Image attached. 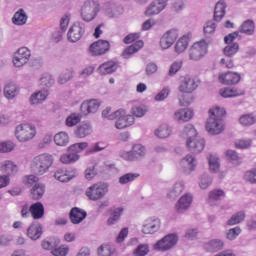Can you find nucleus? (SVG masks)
<instances>
[{"mask_svg": "<svg viewBox=\"0 0 256 256\" xmlns=\"http://www.w3.org/2000/svg\"><path fill=\"white\" fill-rule=\"evenodd\" d=\"M180 137L186 140V147L191 153H201L205 149V139L198 135L193 124H187L180 131Z\"/></svg>", "mask_w": 256, "mask_h": 256, "instance_id": "nucleus-1", "label": "nucleus"}, {"mask_svg": "<svg viewBox=\"0 0 256 256\" xmlns=\"http://www.w3.org/2000/svg\"><path fill=\"white\" fill-rule=\"evenodd\" d=\"M225 108L215 106L209 110V117L206 120L205 129L212 136L221 135L225 131Z\"/></svg>", "mask_w": 256, "mask_h": 256, "instance_id": "nucleus-2", "label": "nucleus"}, {"mask_svg": "<svg viewBox=\"0 0 256 256\" xmlns=\"http://www.w3.org/2000/svg\"><path fill=\"white\" fill-rule=\"evenodd\" d=\"M54 161L53 155L43 153L32 159L30 169L34 175H45L53 166Z\"/></svg>", "mask_w": 256, "mask_h": 256, "instance_id": "nucleus-3", "label": "nucleus"}, {"mask_svg": "<svg viewBox=\"0 0 256 256\" xmlns=\"http://www.w3.org/2000/svg\"><path fill=\"white\" fill-rule=\"evenodd\" d=\"M37 135V128L33 124L24 123L16 126L15 137L20 143H27L35 139Z\"/></svg>", "mask_w": 256, "mask_h": 256, "instance_id": "nucleus-4", "label": "nucleus"}, {"mask_svg": "<svg viewBox=\"0 0 256 256\" xmlns=\"http://www.w3.org/2000/svg\"><path fill=\"white\" fill-rule=\"evenodd\" d=\"M101 11V4L94 0H87L81 7V18L86 23L93 21Z\"/></svg>", "mask_w": 256, "mask_h": 256, "instance_id": "nucleus-5", "label": "nucleus"}, {"mask_svg": "<svg viewBox=\"0 0 256 256\" xmlns=\"http://www.w3.org/2000/svg\"><path fill=\"white\" fill-rule=\"evenodd\" d=\"M107 193H109V184L105 182L96 183L86 190V196L90 201H99V199H103Z\"/></svg>", "mask_w": 256, "mask_h": 256, "instance_id": "nucleus-6", "label": "nucleus"}, {"mask_svg": "<svg viewBox=\"0 0 256 256\" xmlns=\"http://www.w3.org/2000/svg\"><path fill=\"white\" fill-rule=\"evenodd\" d=\"M177 39H179V29L171 28L160 37V49L162 51H167V49H171V47L175 45V41H177Z\"/></svg>", "mask_w": 256, "mask_h": 256, "instance_id": "nucleus-7", "label": "nucleus"}, {"mask_svg": "<svg viewBox=\"0 0 256 256\" xmlns=\"http://www.w3.org/2000/svg\"><path fill=\"white\" fill-rule=\"evenodd\" d=\"M207 41L201 40L195 42L189 49L188 55L190 61H200L205 55H207Z\"/></svg>", "mask_w": 256, "mask_h": 256, "instance_id": "nucleus-8", "label": "nucleus"}, {"mask_svg": "<svg viewBox=\"0 0 256 256\" xmlns=\"http://www.w3.org/2000/svg\"><path fill=\"white\" fill-rule=\"evenodd\" d=\"M115 119H117L115 122L116 129H127V127H131V125L135 123V117L131 114H127L125 109L116 110Z\"/></svg>", "mask_w": 256, "mask_h": 256, "instance_id": "nucleus-9", "label": "nucleus"}, {"mask_svg": "<svg viewBox=\"0 0 256 256\" xmlns=\"http://www.w3.org/2000/svg\"><path fill=\"white\" fill-rule=\"evenodd\" d=\"M178 169L184 175H191L197 169V158L193 154H187L179 161Z\"/></svg>", "mask_w": 256, "mask_h": 256, "instance_id": "nucleus-10", "label": "nucleus"}, {"mask_svg": "<svg viewBox=\"0 0 256 256\" xmlns=\"http://www.w3.org/2000/svg\"><path fill=\"white\" fill-rule=\"evenodd\" d=\"M179 241V236L177 234H168L164 236L161 240H159L155 245L154 248L157 251H169L177 245Z\"/></svg>", "mask_w": 256, "mask_h": 256, "instance_id": "nucleus-11", "label": "nucleus"}, {"mask_svg": "<svg viewBox=\"0 0 256 256\" xmlns=\"http://www.w3.org/2000/svg\"><path fill=\"white\" fill-rule=\"evenodd\" d=\"M161 229V219L150 217L144 220L141 231L144 235H155Z\"/></svg>", "mask_w": 256, "mask_h": 256, "instance_id": "nucleus-12", "label": "nucleus"}, {"mask_svg": "<svg viewBox=\"0 0 256 256\" xmlns=\"http://www.w3.org/2000/svg\"><path fill=\"white\" fill-rule=\"evenodd\" d=\"M197 87H199V80L191 77V76H185L178 86V90L180 93H185L186 95H189L196 91Z\"/></svg>", "mask_w": 256, "mask_h": 256, "instance_id": "nucleus-13", "label": "nucleus"}, {"mask_svg": "<svg viewBox=\"0 0 256 256\" xmlns=\"http://www.w3.org/2000/svg\"><path fill=\"white\" fill-rule=\"evenodd\" d=\"M85 35V23L75 22L68 31L67 39L70 43H77Z\"/></svg>", "mask_w": 256, "mask_h": 256, "instance_id": "nucleus-14", "label": "nucleus"}, {"mask_svg": "<svg viewBox=\"0 0 256 256\" xmlns=\"http://www.w3.org/2000/svg\"><path fill=\"white\" fill-rule=\"evenodd\" d=\"M31 59V50L27 47L19 48L13 56V65L14 67H23L29 63Z\"/></svg>", "mask_w": 256, "mask_h": 256, "instance_id": "nucleus-15", "label": "nucleus"}, {"mask_svg": "<svg viewBox=\"0 0 256 256\" xmlns=\"http://www.w3.org/2000/svg\"><path fill=\"white\" fill-rule=\"evenodd\" d=\"M168 3L169 0H154L146 8L144 15L146 17L159 15V13H161L167 7Z\"/></svg>", "mask_w": 256, "mask_h": 256, "instance_id": "nucleus-16", "label": "nucleus"}, {"mask_svg": "<svg viewBox=\"0 0 256 256\" xmlns=\"http://www.w3.org/2000/svg\"><path fill=\"white\" fill-rule=\"evenodd\" d=\"M110 44L107 40H98L92 43L89 47V53L92 57H99L105 55L109 51Z\"/></svg>", "mask_w": 256, "mask_h": 256, "instance_id": "nucleus-17", "label": "nucleus"}, {"mask_svg": "<svg viewBox=\"0 0 256 256\" xmlns=\"http://www.w3.org/2000/svg\"><path fill=\"white\" fill-rule=\"evenodd\" d=\"M193 205V194L186 193L182 195L175 204L176 213H185V211H189Z\"/></svg>", "mask_w": 256, "mask_h": 256, "instance_id": "nucleus-18", "label": "nucleus"}, {"mask_svg": "<svg viewBox=\"0 0 256 256\" xmlns=\"http://www.w3.org/2000/svg\"><path fill=\"white\" fill-rule=\"evenodd\" d=\"M218 81H220L222 85H237V83L241 81V74L233 71H228L220 74L218 76Z\"/></svg>", "mask_w": 256, "mask_h": 256, "instance_id": "nucleus-19", "label": "nucleus"}, {"mask_svg": "<svg viewBox=\"0 0 256 256\" xmlns=\"http://www.w3.org/2000/svg\"><path fill=\"white\" fill-rule=\"evenodd\" d=\"M19 172V166L12 160H3L0 162V173L11 177L17 175Z\"/></svg>", "mask_w": 256, "mask_h": 256, "instance_id": "nucleus-20", "label": "nucleus"}, {"mask_svg": "<svg viewBox=\"0 0 256 256\" xmlns=\"http://www.w3.org/2000/svg\"><path fill=\"white\" fill-rule=\"evenodd\" d=\"M101 107V102L97 99L84 101L80 106V111L83 115H90V113H97Z\"/></svg>", "mask_w": 256, "mask_h": 256, "instance_id": "nucleus-21", "label": "nucleus"}, {"mask_svg": "<svg viewBox=\"0 0 256 256\" xmlns=\"http://www.w3.org/2000/svg\"><path fill=\"white\" fill-rule=\"evenodd\" d=\"M79 175L77 169H70V170H58L55 172L54 177L60 183H67V181H71V179H75Z\"/></svg>", "mask_w": 256, "mask_h": 256, "instance_id": "nucleus-22", "label": "nucleus"}, {"mask_svg": "<svg viewBox=\"0 0 256 256\" xmlns=\"http://www.w3.org/2000/svg\"><path fill=\"white\" fill-rule=\"evenodd\" d=\"M49 97V90L42 89L32 93L29 97L30 105H41L44 101H47Z\"/></svg>", "mask_w": 256, "mask_h": 256, "instance_id": "nucleus-23", "label": "nucleus"}, {"mask_svg": "<svg viewBox=\"0 0 256 256\" xmlns=\"http://www.w3.org/2000/svg\"><path fill=\"white\" fill-rule=\"evenodd\" d=\"M91 133H93V126L91 125V122L88 121L82 122L75 131V135L79 139H85V137H89Z\"/></svg>", "mask_w": 256, "mask_h": 256, "instance_id": "nucleus-24", "label": "nucleus"}, {"mask_svg": "<svg viewBox=\"0 0 256 256\" xmlns=\"http://www.w3.org/2000/svg\"><path fill=\"white\" fill-rule=\"evenodd\" d=\"M189 41H191V34H185L182 37H180L174 46V51L178 55H181V53H185L187 50V47H189Z\"/></svg>", "mask_w": 256, "mask_h": 256, "instance_id": "nucleus-25", "label": "nucleus"}, {"mask_svg": "<svg viewBox=\"0 0 256 256\" xmlns=\"http://www.w3.org/2000/svg\"><path fill=\"white\" fill-rule=\"evenodd\" d=\"M41 235H43V227L41 224L34 222L27 229V236L32 241H37V239H41Z\"/></svg>", "mask_w": 256, "mask_h": 256, "instance_id": "nucleus-26", "label": "nucleus"}, {"mask_svg": "<svg viewBox=\"0 0 256 256\" xmlns=\"http://www.w3.org/2000/svg\"><path fill=\"white\" fill-rule=\"evenodd\" d=\"M87 217V212L78 207H74L70 211V221L73 225H79Z\"/></svg>", "mask_w": 256, "mask_h": 256, "instance_id": "nucleus-27", "label": "nucleus"}, {"mask_svg": "<svg viewBox=\"0 0 256 256\" xmlns=\"http://www.w3.org/2000/svg\"><path fill=\"white\" fill-rule=\"evenodd\" d=\"M174 119L178 121V123L191 121V119H193V110L189 108L179 109L175 112Z\"/></svg>", "mask_w": 256, "mask_h": 256, "instance_id": "nucleus-28", "label": "nucleus"}, {"mask_svg": "<svg viewBox=\"0 0 256 256\" xmlns=\"http://www.w3.org/2000/svg\"><path fill=\"white\" fill-rule=\"evenodd\" d=\"M185 190V182L177 181L171 188L167 190L168 199H177Z\"/></svg>", "mask_w": 256, "mask_h": 256, "instance_id": "nucleus-29", "label": "nucleus"}, {"mask_svg": "<svg viewBox=\"0 0 256 256\" xmlns=\"http://www.w3.org/2000/svg\"><path fill=\"white\" fill-rule=\"evenodd\" d=\"M223 197H225V191L222 189L212 190L208 194V204L210 207H215L216 205H219V202Z\"/></svg>", "mask_w": 256, "mask_h": 256, "instance_id": "nucleus-30", "label": "nucleus"}, {"mask_svg": "<svg viewBox=\"0 0 256 256\" xmlns=\"http://www.w3.org/2000/svg\"><path fill=\"white\" fill-rule=\"evenodd\" d=\"M117 69H119V64L113 61H108L99 66L98 73L100 75H111V73H115Z\"/></svg>", "mask_w": 256, "mask_h": 256, "instance_id": "nucleus-31", "label": "nucleus"}, {"mask_svg": "<svg viewBox=\"0 0 256 256\" xmlns=\"http://www.w3.org/2000/svg\"><path fill=\"white\" fill-rule=\"evenodd\" d=\"M79 159H81V155L73 151H67V153L60 156V163L63 165H73L74 163H77Z\"/></svg>", "mask_w": 256, "mask_h": 256, "instance_id": "nucleus-32", "label": "nucleus"}, {"mask_svg": "<svg viewBox=\"0 0 256 256\" xmlns=\"http://www.w3.org/2000/svg\"><path fill=\"white\" fill-rule=\"evenodd\" d=\"M225 247V243L221 239H212L204 245V249L209 253H217Z\"/></svg>", "mask_w": 256, "mask_h": 256, "instance_id": "nucleus-33", "label": "nucleus"}, {"mask_svg": "<svg viewBox=\"0 0 256 256\" xmlns=\"http://www.w3.org/2000/svg\"><path fill=\"white\" fill-rule=\"evenodd\" d=\"M19 95V86L14 82H9L4 86V97L6 99H15Z\"/></svg>", "mask_w": 256, "mask_h": 256, "instance_id": "nucleus-34", "label": "nucleus"}, {"mask_svg": "<svg viewBox=\"0 0 256 256\" xmlns=\"http://www.w3.org/2000/svg\"><path fill=\"white\" fill-rule=\"evenodd\" d=\"M219 95L225 99H228L231 97H241V95H245V91L237 88H222L219 90Z\"/></svg>", "mask_w": 256, "mask_h": 256, "instance_id": "nucleus-35", "label": "nucleus"}, {"mask_svg": "<svg viewBox=\"0 0 256 256\" xmlns=\"http://www.w3.org/2000/svg\"><path fill=\"white\" fill-rule=\"evenodd\" d=\"M144 45H145V43L142 40H139L136 43L127 47L122 54L124 59H129V57H131V55H133V54L137 53L138 51H140L141 49H143Z\"/></svg>", "mask_w": 256, "mask_h": 256, "instance_id": "nucleus-36", "label": "nucleus"}, {"mask_svg": "<svg viewBox=\"0 0 256 256\" xmlns=\"http://www.w3.org/2000/svg\"><path fill=\"white\" fill-rule=\"evenodd\" d=\"M225 9H227V4H225V1L220 0L216 3L214 8V21L219 22L225 17Z\"/></svg>", "mask_w": 256, "mask_h": 256, "instance_id": "nucleus-37", "label": "nucleus"}, {"mask_svg": "<svg viewBox=\"0 0 256 256\" xmlns=\"http://www.w3.org/2000/svg\"><path fill=\"white\" fill-rule=\"evenodd\" d=\"M31 206V215L33 219H43V215H45V207L43 206V203L36 202Z\"/></svg>", "mask_w": 256, "mask_h": 256, "instance_id": "nucleus-38", "label": "nucleus"}, {"mask_svg": "<svg viewBox=\"0 0 256 256\" xmlns=\"http://www.w3.org/2000/svg\"><path fill=\"white\" fill-rule=\"evenodd\" d=\"M209 170L211 173H218L221 168V160L217 154H209L208 156Z\"/></svg>", "mask_w": 256, "mask_h": 256, "instance_id": "nucleus-39", "label": "nucleus"}, {"mask_svg": "<svg viewBox=\"0 0 256 256\" xmlns=\"http://www.w3.org/2000/svg\"><path fill=\"white\" fill-rule=\"evenodd\" d=\"M81 119H83V115L79 112H73L66 117L65 125L66 127H75L81 123Z\"/></svg>", "mask_w": 256, "mask_h": 256, "instance_id": "nucleus-40", "label": "nucleus"}, {"mask_svg": "<svg viewBox=\"0 0 256 256\" xmlns=\"http://www.w3.org/2000/svg\"><path fill=\"white\" fill-rule=\"evenodd\" d=\"M155 137L158 139H167V137L171 136V127L167 124H162L154 131Z\"/></svg>", "mask_w": 256, "mask_h": 256, "instance_id": "nucleus-41", "label": "nucleus"}, {"mask_svg": "<svg viewBox=\"0 0 256 256\" xmlns=\"http://www.w3.org/2000/svg\"><path fill=\"white\" fill-rule=\"evenodd\" d=\"M53 139L55 145L58 147H67L69 145V134H67V132H59Z\"/></svg>", "mask_w": 256, "mask_h": 256, "instance_id": "nucleus-42", "label": "nucleus"}, {"mask_svg": "<svg viewBox=\"0 0 256 256\" xmlns=\"http://www.w3.org/2000/svg\"><path fill=\"white\" fill-rule=\"evenodd\" d=\"M239 123L242 127H251V125H255L256 123V115L253 113L244 114L240 116Z\"/></svg>", "mask_w": 256, "mask_h": 256, "instance_id": "nucleus-43", "label": "nucleus"}, {"mask_svg": "<svg viewBox=\"0 0 256 256\" xmlns=\"http://www.w3.org/2000/svg\"><path fill=\"white\" fill-rule=\"evenodd\" d=\"M121 215H123V208L122 207L115 208L114 210H112L106 224L109 226L115 225L119 221V219H121Z\"/></svg>", "mask_w": 256, "mask_h": 256, "instance_id": "nucleus-44", "label": "nucleus"}, {"mask_svg": "<svg viewBox=\"0 0 256 256\" xmlns=\"http://www.w3.org/2000/svg\"><path fill=\"white\" fill-rule=\"evenodd\" d=\"M12 23L14 25H25L27 23V13H25V10H18L12 18Z\"/></svg>", "mask_w": 256, "mask_h": 256, "instance_id": "nucleus-45", "label": "nucleus"}, {"mask_svg": "<svg viewBox=\"0 0 256 256\" xmlns=\"http://www.w3.org/2000/svg\"><path fill=\"white\" fill-rule=\"evenodd\" d=\"M45 195V185L43 184H35L31 189V197L32 199L38 200L41 199Z\"/></svg>", "mask_w": 256, "mask_h": 256, "instance_id": "nucleus-46", "label": "nucleus"}, {"mask_svg": "<svg viewBox=\"0 0 256 256\" xmlns=\"http://www.w3.org/2000/svg\"><path fill=\"white\" fill-rule=\"evenodd\" d=\"M238 52H239V43L237 42L228 44L223 49V53L225 57H228V58L235 57V55H237Z\"/></svg>", "mask_w": 256, "mask_h": 256, "instance_id": "nucleus-47", "label": "nucleus"}, {"mask_svg": "<svg viewBox=\"0 0 256 256\" xmlns=\"http://www.w3.org/2000/svg\"><path fill=\"white\" fill-rule=\"evenodd\" d=\"M132 154L134 155V159L137 161V159H143V157L147 155V150L145 149V146L141 144H135L132 147Z\"/></svg>", "mask_w": 256, "mask_h": 256, "instance_id": "nucleus-48", "label": "nucleus"}, {"mask_svg": "<svg viewBox=\"0 0 256 256\" xmlns=\"http://www.w3.org/2000/svg\"><path fill=\"white\" fill-rule=\"evenodd\" d=\"M245 221V213L243 211H239L231 216V218L227 221V225H239V223H243Z\"/></svg>", "mask_w": 256, "mask_h": 256, "instance_id": "nucleus-49", "label": "nucleus"}, {"mask_svg": "<svg viewBox=\"0 0 256 256\" xmlns=\"http://www.w3.org/2000/svg\"><path fill=\"white\" fill-rule=\"evenodd\" d=\"M241 33L245 35H253L255 33V22L252 20H246L240 28Z\"/></svg>", "mask_w": 256, "mask_h": 256, "instance_id": "nucleus-50", "label": "nucleus"}, {"mask_svg": "<svg viewBox=\"0 0 256 256\" xmlns=\"http://www.w3.org/2000/svg\"><path fill=\"white\" fill-rule=\"evenodd\" d=\"M59 243H61V241L57 238H48L42 241V247L43 249H46V251H53V249H56Z\"/></svg>", "mask_w": 256, "mask_h": 256, "instance_id": "nucleus-51", "label": "nucleus"}, {"mask_svg": "<svg viewBox=\"0 0 256 256\" xmlns=\"http://www.w3.org/2000/svg\"><path fill=\"white\" fill-rule=\"evenodd\" d=\"M89 147V143L87 142H80L70 145L67 148V151H72L73 153H76V155H79V153H83L85 149Z\"/></svg>", "mask_w": 256, "mask_h": 256, "instance_id": "nucleus-52", "label": "nucleus"}, {"mask_svg": "<svg viewBox=\"0 0 256 256\" xmlns=\"http://www.w3.org/2000/svg\"><path fill=\"white\" fill-rule=\"evenodd\" d=\"M139 177L138 173H127L122 175L119 179H118V183L120 185H127L129 183H133V181H135V179H137Z\"/></svg>", "mask_w": 256, "mask_h": 256, "instance_id": "nucleus-53", "label": "nucleus"}, {"mask_svg": "<svg viewBox=\"0 0 256 256\" xmlns=\"http://www.w3.org/2000/svg\"><path fill=\"white\" fill-rule=\"evenodd\" d=\"M39 82H40L41 87H46L47 89H49V87H53V85H55V79L50 74H43L40 77Z\"/></svg>", "mask_w": 256, "mask_h": 256, "instance_id": "nucleus-54", "label": "nucleus"}, {"mask_svg": "<svg viewBox=\"0 0 256 256\" xmlns=\"http://www.w3.org/2000/svg\"><path fill=\"white\" fill-rule=\"evenodd\" d=\"M104 13L108 15V17H117V12L115 11V3L113 1H107L104 3L102 7Z\"/></svg>", "mask_w": 256, "mask_h": 256, "instance_id": "nucleus-55", "label": "nucleus"}, {"mask_svg": "<svg viewBox=\"0 0 256 256\" xmlns=\"http://www.w3.org/2000/svg\"><path fill=\"white\" fill-rule=\"evenodd\" d=\"M115 252V248H113L112 245L110 244H102L99 248H98V255L99 256H111L112 253Z\"/></svg>", "mask_w": 256, "mask_h": 256, "instance_id": "nucleus-56", "label": "nucleus"}, {"mask_svg": "<svg viewBox=\"0 0 256 256\" xmlns=\"http://www.w3.org/2000/svg\"><path fill=\"white\" fill-rule=\"evenodd\" d=\"M212 183H213V178L209 176V174H203L200 176V180H199L200 189H209Z\"/></svg>", "mask_w": 256, "mask_h": 256, "instance_id": "nucleus-57", "label": "nucleus"}, {"mask_svg": "<svg viewBox=\"0 0 256 256\" xmlns=\"http://www.w3.org/2000/svg\"><path fill=\"white\" fill-rule=\"evenodd\" d=\"M147 111H149V108L145 105L134 106L132 108V115H134V117H145Z\"/></svg>", "mask_w": 256, "mask_h": 256, "instance_id": "nucleus-58", "label": "nucleus"}, {"mask_svg": "<svg viewBox=\"0 0 256 256\" xmlns=\"http://www.w3.org/2000/svg\"><path fill=\"white\" fill-rule=\"evenodd\" d=\"M244 181L256 185V167L245 172Z\"/></svg>", "mask_w": 256, "mask_h": 256, "instance_id": "nucleus-59", "label": "nucleus"}, {"mask_svg": "<svg viewBox=\"0 0 256 256\" xmlns=\"http://www.w3.org/2000/svg\"><path fill=\"white\" fill-rule=\"evenodd\" d=\"M181 67H183V62L181 61H175L170 65V68L168 70L169 77H175L177 73L181 70Z\"/></svg>", "mask_w": 256, "mask_h": 256, "instance_id": "nucleus-60", "label": "nucleus"}, {"mask_svg": "<svg viewBox=\"0 0 256 256\" xmlns=\"http://www.w3.org/2000/svg\"><path fill=\"white\" fill-rule=\"evenodd\" d=\"M72 77H73V70H65L60 74L58 78V83L60 85H65V83H68V81H71Z\"/></svg>", "mask_w": 256, "mask_h": 256, "instance_id": "nucleus-61", "label": "nucleus"}, {"mask_svg": "<svg viewBox=\"0 0 256 256\" xmlns=\"http://www.w3.org/2000/svg\"><path fill=\"white\" fill-rule=\"evenodd\" d=\"M15 149V143L11 141L0 142V153H11Z\"/></svg>", "mask_w": 256, "mask_h": 256, "instance_id": "nucleus-62", "label": "nucleus"}, {"mask_svg": "<svg viewBox=\"0 0 256 256\" xmlns=\"http://www.w3.org/2000/svg\"><path fill=\"white\" fill-rule=\"evenodd\" d=\"M135 256H145L149 255V244H140L134 250Z\"/></svg>", "mask_w": 256, "mask_h": 256, "instance_id": "nucleus-63", "label": "nucleus"}, {"mask_svg": "<svg viewBox=\"0 0 256 256\" xmlns=\"http://www.w3.org/2000/svg\"><path fill=\"white\" fill-rule=\"evenodd\" d=\"M69 253V246L62 245L60 247L54 248L52 250V255L54 256H67Z\"/></svg>", "mask_w": 256, "mask_h": 256, "instance_id": "nucleus-64", "label": "nucleus"}]
</instances>
